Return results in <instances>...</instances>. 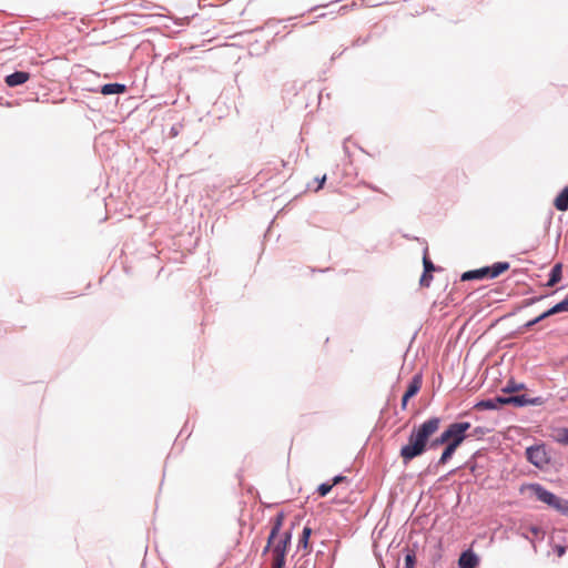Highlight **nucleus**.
<instances>
[{
	"label": "nucleus",
	"mask_w": 568,
	"mask_h": 568,
	"mask_svg": "<svg viewBox=\"0 0 568 568\" xmlns=\"http://www.w3.org/2000/svg\"><path fill=\"white\" fill-rule=\"evenodd\" d=\"M440 423L442 419L434 416L412 428L407 444L402 446L399 452V456L405 465L427 450H435L447 443L444 433L432 439V436L439 429Z\"/></svg>",
	"instance_id": "nucleus-1"
},
{
	"label": "nucleus",
	"mask_w": 568,
	"mask_h": 568,
	"mask_svg": "<svg viewBox=\"0 0 568 568\" xmlns=\"http://www.w3.org/2000/svg\"><path fill=\"white\" fill-rule=\"evenodd\" d=\"M528 488L539 501L568 518V499L557 496L538 483L530 484Z\"/></svg>",
	"instance_id": "nucleus-2"
},
{
	"label": "nucleus",
	"mask_w": 568,
	"mask_h": 568,
	"mask_svg": "<svg viewBox=\"0 0 568 568\" xmlns=\"http://www.w3.org/2000/svg\"><path fill=\"white\" fill-rule=\"evenodd\" d=\"M510 267L509 262H496L491 265L484 266L476 270L464 272L460 276L462 281L496 278Z\"/></svg>",
	"instance_id": "nucleus-3"
},
{
	"label": "nucleus",
	"mask_w": 568,
	"mask_h": 568,
	"mask_svg": "<svg viewBox=\"0 0 568 568\" xmlns=\"http://www.w3.org/2000/svg\"><path fill=\"white\" fill-rule=\"evenodd\" d=\"M471 427L469 422H455L449 424L443 432L447 443L460 446L467 438V430Z\"/></svg>",
	"instance_id": "nucleus-4"
},
{
	"label": "nucleus",
	"mask_w": 568,
	"mask_h": 568,
	"mask_svg": "<svg viewBox=\"0 0 568 568\" xmlns=\"http://www.w3.org/2000/svg\"><path fill=\"white\" fill-rule=\"evenodd\" d=\"M565 312H568V294L566 295V297L562 301L558 302L557 304H555L550 308L546 310L545 312H542L537 317H535V318L528 321L527 323H525L523 325V328L524 329H530L531 327H534L538 323L545 321L546 318H548V317H550L552 315L559 314V313H565Z\"/></svg>",
	"instance_id": "nucleus-5"
},
{
	"label": "nucleus",
	"mask_w": 568,
	"mask_h": 568,
	"mask_svg": "<svg viewBox=\"0 0 568 568\" xmlns=\"http://www.w3.org/2000/svg\"><path fill=\"white\" fill-rule=\"evenodd\" d=\"M527 460L538 468H542L548 464L549 458L547 456L544 445H532L526 448Z\"/></svg>",
	"instance_id": "nucleus-6"
},
{
	"label": "nucleus",
	"mask_w": 568,
	"mask_h": 568,
	"mask_svg": "<svg viewBox=\"0 0 568 568\" xmlns=\"http://www.w3.org/2000/svg\"><path fill=\"white\" fill-rule=\"evenodd\" d=\"M292 529L284 531L280 540L273 546L272 554L274 559L285 560L287 547L291 545Z\"/></svg>",
	"instance_id": "nucleus-7"
},
{
	"label": "nucleus",
	"mask_w": 568,
	"mask_h": 568,
	"mask_svg": "<svg viewBox=\"0 0 568 568\" xmlns=\"http://www.w3.org/2000/svg\"><path fill=\"white\" fill-rule=\"evenodd\" d=\"M505 405H507V396L498 395V396H495L491 398H486V399L479 400L475 405V408L485 409V410H495V409H499L500 407H503Z\"/></svg>",
	"instance_id": "nucleus-8"
},
{
	"label": "nucleus",
	"mask_w": 568,
	"mask_h": 568,
	"mask_svg": "<svg viewBox=\"0 0 568 568\" xmlns=\"http://www.w3.org/2000/svg\"><path fill=\"white\" fill-rule=\"evenodd\" d=\"M479 564V557L471 549L464 550L458 558L459 568H475Z\"/></svg>",
	"instance_id": "nucleus-9"
},
{
	"label": "nucleus",
	"mask_w": 568,
	"mask_h": 568,
	"mask_svg": "<svg viewBox=\"0 0 568 568\" xmlns=\"http://www.w3.org/2000/svg\"><path fill=\"white\" fill-rule=\"evenodd\" d=\"M30 79V73L27 71H14L4 77V83L9 88H16L24 84Z\"/></svg>",
	"instance_id": "nucleus-10"
},
{
	"label": "nucleus",
	"mask_w": 568,
	"mask_h": 568,
	"mask_svg": "<svg viewBox=\"0 0 568 568\" xmlns=\"http://www.w3.org/2000/svg\"><path fill=\"white\" fill-rule=\"evenodd\" d=\"M126 91V85L125 84H122V83H118V82H114V83H106V84H103L101 88H100V92L103 94V95H114V94H122Z\"/></svg>",
	"instance_id": "nucleus-11"
},
{
	"label": "nucleus",
	"mask_w": 568,
	"mask_h": 568,
	"mask_svg": "<svg viewBox=\"0 0 568 568\" xmlns=\"http://www.w3.org/2000/svg\"><path fill=\"white\" fill-rule=\"evenodd\" d=\"M561 277H562V264L556 263L549 272L548 280L546 282V286L547 287L555 286L557 283L560 282Z\"/></svg>",
	"instance_id": "nucleus-12"
},
{
	"label": "nucleus",
	"mask_w": 568,
	"mask_h": 568,
	"mask_svg": "<svg viewBox=\"0 0 568 568\" xmlns=\"http://www.w3.org/2000/svg\"><path fill=\"white\" fill-rule=\"evenodd\" d=\"M422 383H423L422 374H415L412 377V379L409 381L408 386L404 394L407 395V397H414L420 390Z\"/></svg>",
	"instance_id": "nucleus-13"
},
{
	"label": "nucleus",
	"mask_w": 568,
	"mask_h": 568,
	"mask_svg": "<svg viewBox=\"0 0 568 568\" xmlns=\"http://www.w3.org/2000/svg\"><path fill=\"white\" fill-rule=\"evenodd\" d=\"M554 206L561 212L568 210V186H565L555 197Z\"/></svg>",
	"instance_id": "nucleus-14"
},
{
	"label": "nucleus",
	"mask_w": 568,
	"mask_h": 568,
	"mask_svg": "<svg viewBox=\"0 0 568 568\" xmlns=\"http://www.w3.org/2000/svg\"><path fill=\"white\" fill-rule=\"evenodd\" d=\"M459 446H456L452 443H446L445 444V447L442 452V455L439 457V459L437 460V466H440V465H445L446 463H448V460L454 456L455 452L457 450Z\"/></svg>",
	"instance_id": "nucleus-15"
},
{
	"label": "nucleus",
	"mask_w": 568,
	"mask_h": 568,
	"mask_svg": "<svg viewBox=\"0 0 568 568\" xmlns=\"http://www.w3.org/2000/svg\"><path fill=\"white\" fill-rule=\"evenodd\" d=\"M312 528L308 527V526H305L302 530V534L298 538V544H297V548L298 549H307L308 548V542H310V537L312 535Z\"/></svg>",
	"instance_id": "nucleus-16"
},
{
	"label": "nucleus",
	"mask_w": 568,
	"mask_h": 568,
	"mask_svg": "<svg viewBox=\"0 0 568 568\" xmlns=\"http://www.w3.org/2000/svg\"><path fill=\"white\" fill-rule=\"evenodd\" d=\"M525 388H526V385L524 383H517L514 379H509L507 382V384L503 387L501 390H503V393L511 394V393L519 392Z\"/></svg>",
	"instance_id": "nucleus-17"
},
{
	"label": "nucleus",
	"mask_w": 568,
	"mask_h": 568,
	"mask_svg": "<svg viewBox=\"0 0 568 568\" xmlns=\"http://www.w3.org/2000/svg\"><path fill=\"white\" fill-rule=\"evenodd\" d=\"M507 405H514L516 407H525L526 406V394L507 396Z\"/></svg>",
	"instance_id": "nucleus-18"
},
{
	"label": "nucleus",
	"mask_w": 568,
	"mask_h": 568,
	"mask_svg": "<svg viewBox=\"0 0 568 568\" xmlns=\"http://www.w3.org/2000/svg\"><path fill=\"white\" fill-rule=\"evenodd\" d=\"M423 266H424L425 272H430V273L435 272L436 270H440L428 257V248L427 247L424 248V253H423Z\"/></svg>",
	"instance_id": "nucleus-19"
},
{
	"label": "nucleus",
	"mask_w": 568,
	"mask_h": 568,
	"mask_svg": "<svg viewBox=\"0 0 568 568\" xmlns=\"http://www.w3.org/2000/svg\"><path fill=\"white\" fill-rule=\"evenodd\" d=\"M416 566V554L413 549H405V562L404 568H415Z\"/></svg>",
	"instance_id": "nucleus-20"
},
{
	"label": "nucleus",
	"mask_w": 568,
	"mask_h": 568,
	"mask_svg": "<svg viewBox=\"0 0 568 568\" xmlns=\"http://www.w3.org/2000/svg\"><path fill=\"white\" fill-rule=\"evenodd\" d=\"M284 523V513L280 511L276 514V516L272 519V528L273 530L281 531V528Z\"/></svg>",
	"instance_id": "nucleus-21"
},
{
	"label": "nucleus",
	"mask_w": 568,
	"mask_h": 568,
	"mask_svg": "<svg viewBox=\"0 0 568 568\" xmlns=\"http://www.w3.org/2000/svg\"><path fill=\"white\" fill-rule=\"evenodd\" d=\"M546 403V398L542 396L529 397L526 395V406H541Z\"/></svg>",
	"instance_id": "nucleus-22"
},
{
	"label": "nucleus",
	"mask_w": 568,
	"mask_h": 568,
	"mask_svg": "<svg viewBox=\"0 0 568 568\" xmlns=\"http://www.w3.org/2000/svg\"><path fill=\"white\" fill-rule=\"evenodd\" d=\"M432 281H433V273L424 271L420 276V280H419L420 286L428 287L432 283Z\"/></svg>",
	"instance_id": "nucleus-23"
},
{
	"label": "nucleus",
	"mask_w": 568,
	"mask_h": 568,
	"mask_svg": "<svg viewBox=\"0 0 568 568\" xmlns=\"http://www.w3.org/2000/svg\"><path fill=\"white\" fill-rule=\"evenodd\" d=\"M333 488V485L329 483H322L317 487V494L321 497H325Z\"/></svg>",
	"instance_id": "nucleus-24"
},
{
	"label": "nucleus",
	"mask_w": 568,
	"mask_h": 568,
	"mask_svg": "<svg viewBox=\"0 0 568 568\" xmlns=\"http://www.w3.org/2000/svg\"><path fill=\"white\" fill-rule=\"evenodd\" d=\"M545 297H546V295H539V296H532V297L526 298L523 301L521 307H529V306L536 304L537 302L544 300Z\"/></svg>",
	"instance_id": "nucleus-25"
},
{
	"label": "nucleus",
	"mask_w": 568,
	"mask_h": 568,
	"mask_svg": "<svg viewBox=\"0 0 568 568\" xmlns=\"http://www.w3.org/2000/svg\"><path fill=\"white\" fill-rule=\"evenodd\" d=\"M557 440L561 444L568 445V428L559 430Z\"/></svg>",
	"instance_id": "nucleus-26"
},
{
	"label": "nucleus",
	"mask_w": 568,
	"mask_h": 568,
	"mask_svg": "<svg viewBox=\"0 0 568 568\" xmlns=\"http://www.w3.org/2000/svg\"><path fill=\"white\" fill-rule=\"evenodd\" d=\"M278 534H280L278 531L271 529L270 535L267 537V542H266L268 545V547L273 548L274 540Z\"/></svg>",
	"instance_id": "nucleus-27"
},
{
	"label": "nucleus",
	"mask_w": 568,
	"mask_h": 568,
	"mask_svg": "<svg viewBox=\"0 0 568 568\" xmlns=\"http://www.w3.org/2000/svg\"><path fill=\"white\" fill-rule=\"evenodd\" d=\"M285 566V560L282 559H272V567L271 568H283Z\"/></svg>",
	"instance_id": "nucleus-28"
},
{
	"label": "nucleus",
	"mask_w": 568,
	"mask_h": 568,
	"mask_svg": "<svg viewBox=\"0 0 568 568\" xmlns=\"http://www.w3.org/2000/svg\"><path fill=\"white\" fill-rule=\"evenodd\" d=\"M326 181V175H323L322 178H316L315 182L317 183V186L315 187V191L317 192L321 190Z\"/></svg>",
	"instance_id": "nucleus-29"
},
{
	"label": "nucleus",
	"mask_w": 568,
	"mask_h": 568,
	"mask_svg": "<svg viewBox=\"0 0 568 568\" xmlns=\"http://www.w3.org/2000/svg\"><path fill=\"white\" fill-rule=\"evenodd\" d=\"M181 124H174L170 130V135L172 138L176 136L180 133Z\"/></svg>",
	"instance_id": "nucleus-30"
},
{
	"label": "nucleus",
	"mask_w": 568,
	"mask_h": 568,
	"mask_svg": "<svg viewBox=\"0 0 568 568\" xmlns=\"http://www.w3.org/2000/svg\"><path fill=\"white\" fill-rule=\"evenodd\" d=\"M528 530H529L532 535H535V536H538V535H540V534H541V528H540V527H538V526H535V525L529 526V527H528Z\"/></svg>",
	"instance_id": "nucleus-31"
},
{
	"label": "nucleus",
	"mask_w": 568,
	"mask_h": 568,
	"mask_svg": "<svg viewBox=\"0 0 568 568\" xmlns=\"http://www.w3.org/2000/svg\"><path fill=\"white\" fill-rule=\"evenodd\" d=\"M345 479H346V477H345V476H343V475H336V476H334V477H333V480H332L333 483H332V485H333V486H335V485H337V484H339V483L344 481Z\"/></svg>",
	"instance_id": "nucleus-32"
},
{
	"label": "nucleus",
	"mask_w": 568,
	"mask_h": 568,
	"mask_svg": "<svg viewBox=\"0 0 568 568\" xmlns=\"http://www.w3.org/2000/svg\"><path fill=\"white\" fill-rule=\"evenodd\" d=\"M412 397H407V395H403L402 397V402H400V408L403 410H405L407 408V404H408V400L410 399Z\"/></svg>",
	"instance_id": "nucleus-33"
},
{
	"label": "nucleus",
	"mask_w": 568,
	"mask_h": 568,
	"mask_svg": "<svg viewBox=\"0 0 568 568\" xmlns=\"http://www.w3.org/2000/svg\"><path fill=\"white\" fill-rule=\"evenodd\" d=\"M555 551L559 557L564 556L566 552V548L564 546L557 545Z\"/></svg>",
	"instance_id": "nucleus-34"
},
{
	"label": "nucleus",
	"mask_w": 568,
	"mask_h": 568,
	"mask_svg": "<svg viewBox=\"0 0 568 568\" xmlns=\"http://www.w3.org/2000/svg\"><path fill=\"white\" fill-rule=\"evenodd\" d=\"M560 237H561V229H559V230H558V233H557V235H555V239H556V244H558V243H559V241H560Z\"/></svg>",
	"instance_id": "nucleus-35"
},
{
	"label": "nucleus",
	"mask_w": 568,
	"mask_h": 568,
	"mask_svg": "<svg viewBox=\"0 0 568 568\" xmlns=\"http://www.w3.org/2000/svg\"><path fill=\"white\" fill-rule=\"evenodd\" d=\"M327 4H324V6H315V7H312L308 11L310 12H314L316 11L317 9L322 8V7H326Z\"/></svg>",
	"instance_id": "nucleus-36"
},
{
	"label": "nucleus",
	"mask_w": 568,
	"mask_h": 568,
	"mask_svg": "<svg viewBox=\"0 0 568 568\" xmlns=\"http://www.w3.org/2000/svg\"><path fill=\"white\" fill-rule=\"evenodd\" d=\"M280 21H275V20H270L266 22V27H273L274 23H278Z\"/></svg>",
	"instance_id": "nucleus-37"
},
{
	"label": "nucleus",
	"mask_w": 568,
	"mask_h": 568,
	"mask_svg": "<svg viewBox=\"0 0 568 568\" xmlns=\"http://www.w3.org/2000/svg\"><path fill=\"white\" fill-rule=\"evenodd\" d=\"M272 547H268V545L266 544V546L264 547L263 549V555H265L266 552H268L271 550Z\"/></svg>",
	"instance_id": "nucleus-38"
},
{
	"label": "nucleus",
	"mask_w": 568,
	"mask_h": 568,
	"mask_svg": "<svg viewBox=\"0 0 568 568\" xmlns=\"http://www.w3.org/2000/svg\"><path fill=\"white\" fill-rule=\"evenodd\" d=\"M521 536H523L525 539H528V540H530V541L532 542V540L529 538V536H528L527 534L523 532V534H521Z\"/></svg>",
	"instance_id": "nucleus-39"
},
{
	"label": "nucleus",
	"mask_w": 568,
	"mask_h": 568,
	"mask_svg": "<svg viewBox=\"0 0 568 568\" xmlns=\"http://www.w3.org/2000/svg\"><path fill=\"white\" fill-rule=\"evenodd\" d=\"M326 17V13H320L316 19H322V18H325Z\"/></svg>",
	"instance_id": "nucleus-40"
},
{
	"label": "nucleus",
	"mask_w": 568,
	"mask_h": 568,
	"mask_svg": "<svg viewBox=\"0 0 568 568\" xmlns=\"http://www.w3.org/2000/svg\"><path fill=\"white\" fill-rule=\"evenodd\" d=\"M314 22H315V21H310V22H307V23L303 24V27L311 26V24H313Z\"/></svg>",
	"instance_id": "nucleus-41"
},
{
	"label": "nucleus",
	"mask_w": 568,
	"mask_h": 568,
	"mask_svg": "<svg viewBox=\"0 0 568 568\" xmlns=\"http://www.w3.org/2000/svg\"><path fill=\"white\" fill-rule=\"evenodd\" d=\"M296 18H297V17H290V18H287V19H286V21H292V20H294V19H296Z\"/></svg>",
	"instance_id": "nucleus-42"
}]
</instances>
